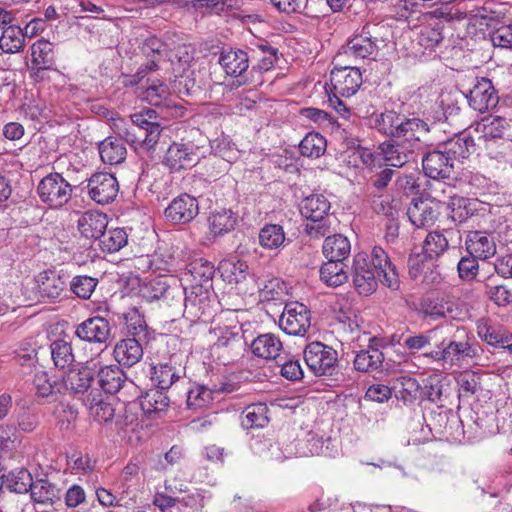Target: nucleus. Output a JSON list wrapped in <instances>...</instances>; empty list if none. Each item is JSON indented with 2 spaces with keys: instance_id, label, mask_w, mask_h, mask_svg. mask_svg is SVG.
I'll list each match as a JSON object with an SVG mask.
<instances>
[{
  "instance_id": "obj_1",
  "label": "nucleus",
  "mask_w": 512,
  "mask_h": 512,
  "mask_svg": "<svg viewBox=\"0 0 512 512\" xmlns=\"http://www.w3.org/2000/svg\"><path fill=\"white\" fill-rule=\"evenodd\" d=\"M444 330L448 331V334L440 335L441 341L436 344V349L425 353V357L449 368H460L479 357L480 347L473 342L474 337L465 327L456 326L454 329L450 326L444 327Z\"/></svg>"
},
{
  "instance_id": "obj_55",
  "label": "nucleus",
  "mask_w": 512,
  "mask_h": 512,
  "mask_svg": "<svg viewBox=\"0 0 512 512\" xmlns=\"http://www.w3.org/2000/svg\"><path fill=\"white\" fill-rule=\"evenodd\" d=\"M99 240L102 251L114 253L127 244L128 236L123 229L115 228L105 231Z\"/></svg>"
},
{
  "instance_id": "obj_58",
  "label": "nucleus",
  "mask_w": 512,
  "mask_h": 512,
  "mask_svg": "<svg viewBox=\"0 0 512 512\" xmlns=\"http://www.w3.org/2000/svg\"><path fill=\"white\" fill-rule=\"evenodd\" d=\"M210 146L215 156L220 157L228 163L236 161L239 157V150L228 136H221L214 139L211 141Z\"/></svg>"
},
{
  "instance_id": "obj_63",
  "label": "nucleus",
  "mask_w": 512,
  "mask_h": 512,
  "mask_svg": "<svg viewBox=\"0 0 512 512\" xmlns=\"http://www.w3.org/2000/svg\"><path fill=\"white\" fill-rule=\"evenodd\" d=\"M277 364L280 366V373L285 379L293 382L303 379L304 371L298 359L280 357Z\"/></svg>"
},
{
  "instance_id": "obj_3",
  "label": "nucleus",
  "mask_w": 512,
  "mask_h": 512,
  "mask_svg": "<svg viewBox=\"0 0 512 512\" xmlns=\"http://www.w3.org/2000/svg\"><path fill=\"white\" fill-rule=\"evenodd\" d=\"M330 202L323 194L314 193L305 197L300 204V212L309 222L305 232L313 238H320L330 232Z\"/></svg>"
},
{
  "instance_id": "obj_40",
  "label": "nucleus",
  "mask_w": 512,
  "mask_h": 512,
  "mask_svg": "<svg viewBox=\"0 0 512 512\" xmlns=\"http://www.w3.org/2000/svg\"><path fill=\"white\" fill-rule=\"evenodd\" d=\"M384 360L383 353L372 346L360 350L354 357V368L359 372H372L382 366Z\"/></svg>"
},
{
  "instance_id": "obj_10",
  "label": "nucleus",
  "mask_w": 512,
  "mask_h": 512,
  "mask_svg": "<svg viewBox=\"0 0 512 512\" xmlns=\"http://www.w3.org/2000/svg\"><path fill=\"white\" fill-rule=\"evenodd\" d=\"M462 235L459 229L449 228L429 232L423 241L422 251L430 261L437 260L450 247L460 245Z\"/></svg>"
},
{
  "instance_id": "obj_44",
  "label": "nucleus",
  "mask_w": 512,
  "mask_h": 512,
  "mask_svg": "<svg viewBox=\"0 0 512 512\" xmlns=\"http://www.w3.org/2000/svg\"><path fill=\"white\" fill-rule=\"evenodd\" d=\"M393 391L397 399L404 403H412L418 398L420 385L415 378L400 376L394 380Z\"/></svg>"
},
{
  "instance_id": "obj_48",
  "label": "nucleus",
  "mask_w": 512,
  "mask_h": 512,
  "mask_svg": "<svg viewBox=\"0 0 512 512\" xmlns=\"http://www.w3.org/2000/svg\"><path fill=\"white\" fill-rule=\"evenodd\" d=\"M421 310L426 317L437 320L445 317H453V304L443 298H427L421 303Z\"/></svg>"
},
{
  "instance_id": "obj_22",
  "label": "nucleus",
  "mask_w": 512,
  "mask_h": 512,
  "mask_svg": "<svg viewBox=\"0 0 512 512\" xmlns=\"http://www.w3.org/2000/svg\"><path fill=\"white\" fill-rule=\"evenodd\" d=\"M200 157L199 153L194 151L193 145L173 143L167 149L164 163L171 170L178 171L196 165Z\"/></svg>"
},
{
  "instance_id": "obj_32",
  "label": "nucleus",
  "mask_w": 512,
  "mask_h": 512,
  "mask_svg": "<svg viewBox=\"0 0 512 512\" xmlns=\"http://www.w3.org/2000/svg\"><path fill=\"white\" fill-rule=\"evenodd\" d=\"M379 149L384 160L392 167H402L413 157V149L406 141L402 143L386 141L379 146Z\"/></svg>"
},
{
  "instance_id": "obj_53",
  "label": "nucleus",
  "mask_w": 512,
  "mask_h": 512,
  "mask_svg": "<svg viewBox=\"0 0 512 512\" xmlns=\"http://www.w3.org/2000/svg\"><path fill=\"white\" fill-rule=\"evenodd\" d=\"M284 241L283 227L278 224H266L259 232V243L265 249H277Z\"/></svg>"
},
{
  "instance_id": "obj_50",
  "label": "nucleus",
  "mask_w": 512,
  "mask_h": 512,
  "mask_svg": "<svg viewBox=\"0 0 512 512\" xmlns=\"http://www.w3.org/2000/svg\"><path fill=\"white\" fill-rule=\"evenodd\" d=\"M268 408L263 403L252 404L242 412L241 424L246 429L262 428L268 423Z\"/></svg>"
},
{
  "instance_id": "obj_21",
  "label": "nucleus",
  "mask_w": 512,
  "mask_h": 512,
  "mask_svg": "<svg viewBox=\"0 0 512 512\" xmlns=\"http://www.w3.org/2000/svg\"><path fill=\"white\" fill-rule=\"evenodd\" d=\"M185 270L195 282L191 288V294H195L196 298L202 294L203 289L207 292L215 274L214 265L204 258L196 257L185 265Z\"/></svg>"
},
{
  "instance_id": "obj_38",
  "label": "nucleus",
  "mask_w": 512,
  "mask_h": 512,
  "mask_svg": "<svg viewBox=\"0 0 512 512\" xmlns=\"http://www.w3.org/2000/svg\"><path fill=\"white\" fill-rule=\"evenodd\" d=\"M323 255L327 260L344 261L351 253V244L346 236H327L323 243Z\"/></svg>"
},
{
  "instance_id": "obj_62",
  "label": "nucleus",
  "mask_w": 512,
  "mask_h": 512,
  "mask_svg": "<svg viewBox=\"0 0 512 512\" xmlns=\"http://www.w3.org/2000/svg\"><path fill=\"white\" fill-rule=\"evenodd\" d=\"M89 411L95 421L107 423L114 418L116 408L110 402L93 398L89 406Z\"/></svg>"
},
{
  "instance_id": "obj_46",
  "label": "nucleus",
  "mask_w": 512,
  "mask_h": 512,
  "mask_svg": "<svg viewBox=\"0 0 512 512\" xmlns=\"http://www.w3.org/2000/svg\"><path fill=\"white\" fill-rule=\"evenodd\" d=\"M221 276L229 283H241L249 275V267L241 260L228 259L220 263Z\"/></svg>"
},
{
  "instance_id": "obj_11",
  "label": "nucleus",
  "mask_w": 512,
  "mask_h": 512,
  "mask_svg": "<svg viewBox=\"0 0 512 512\" xmlns=\"http://www.w3.org/2000/svg\"><path fill=\"white\" fill-rule=\"evenodd\" d=\"M439 201L429 198H413L407 208V216L416 228H428L434 225L440 215Z\"/></svg>"
},
{
  "instance_id": "obj_15",
  "label": "nucleus",
  "mask_w": 512,
  "mask_h": 512,
  "mask_svg": "<svg viewBox=\"0 0 512 512\" xmlns=\"http://www.w3.org/2000/svg\"><path fill=\"white\" fill-rule=\"evenodd\" d=\"M476 130L482 133L487 147L492 148L502 140H512V119L500 116L485 117L478 123Z\"/></svg>"
},
{
  "instance_id": "obj_56",
  "label": "nucleus",
  "mask_w": 512,
  "mask_h": 512,
  "mask_svg": "<svg viewBox=\"0 0 512 512\" xmlns=\"http://www.w3.org/2000/svg\"><path fill=\"white\" fill-rule=\"evenodd\" d=\"M70 290L78 298L87 300L90 299L96 286L98 285V279L88 275H77L71 280L69 279Z\"/></svg>"
},
{
  "instance_id": "obj_52",
  "label": "nucleus",
  "mask_w": 512,
  "mask_h": 512,
  "mask_svg": "<svg viewBox=\"0 0 512 512\" xmlns=\"http://www.w3.org/2000/svg\"><path fill=\"white\" fill-rule=\"evenodd\" d=\"M124 321L126 329L131 338H136L141 341L147 340V324L144 316L140 314L139 310L133 308L124 314Z\"/></svg>"
},
{
  "instance_id": "obj_30",
  "label": "nucleus",
  "mask_w": 512,
  "mask_h": 512,
  "mask_svg": "<svg viewBox=\"0 0 512 512\" xmlns=\"http://www.w3.org/2000/svg\"><path fill=\"white\" fill-rule=\"evenodd\" d=\"M474 147V140L471 136L459 134L447 140L439 148L457 165L462 159H466L470 156L474 151Z\"/></svg>"
},
{
  "instance_id": "obj_25",
  "label": "nucleus",
  "mask_w": 512,
  "mask_h": 512,
  "mask_svg": "<svg viewBox=\"0 0 512 512\" xmlns=\"http://www.w3.org/2000/svg\"><path fill=\"white\" fill-rule=\"evenodd\" d=\"M130 119L135 124L136 145L146 151L154 150L162 132L161 125L146 122L142 116H130Z\"/></svg>"
},
{
  "instance_id": "obj_27",
  "label": "nucleus",
  "mask_w": 512,
  "mask_h": 512,
  "mask_svg": "<svg viewBox=\"0 0 512 512\" xmlns=\"http://www.w3.org/2000/svg\"><path fill=\"white\" fill-rule=\"evenodd\" d=\"M476 331L479 338L487 344L506 349L512 354V334L502 332L500 328L485 319H479L476 322Z\"/></svg>"
},
{
  "instance_id": "obj_5",
  "label": "nucleus",
  "mask_w": 512,
  "mask_h": 512,
  "mask_svg": "<svg viewBox=\"0 0 512 512\" xmlns=\"http://www.w3.org/2000/svg\"><path fill=\"white\" fill-rule=\"evenodd\" d=\"M378 26L366 23L357 29L343 47V54L355 59H375L379 51Z\"/></svg>"
},
{
  "instance_id": "obj_24",
  "label": "nucleus",
  "mask_w": 512,
  "mask_h": 512,
  "mask_svg": "<svg viewBox=\"0 0 512 512\" xmlns=\"http://www.w3.org/2000/svg\"><path fill=\"white\" fill-rule=\"evenodd\" d=\"M465 246L468 254H471L480 260H486L496 254L495 239L491 234L483 231H469Z\"/></svg>"
},
{
  "instance_id": "obj_20",
  "label": "nucleus",
  "mask_w": 512,
  "mask_h": 512,
  "mask_svg": "<svg viewBox=\"0 0 512 512\" xmlns=\"http://www.w3.org/2000/svg\"><path fill=\"white\" fill-rule=\"evenodd\" d=\"M199 212L198 201L186 193L179 195L165 209V216L175 224L192 221Z\"/></svg>"
},
{
  "instance_id": "obj_54",
  "label": "nucleus",
  "mask_w": 512,
  "mask_h": 512,
  "mask_svg": "<svg viewBox=\"0 0 512 512\" xmlns=\"http://www.w3.org/2000/svg\"><path fill=\"white\" fill-rule=\"evenodd\" d=\"M140 49L147 61H155L157 65L158 62L168 56V45L156 36L146 38Z\"/></svg>"
},
{
  "instance_id": "obj_51",
  "label": "nucleus",
  "mask_w": 512,
  "mask_h": 512,
  "mask_svg": "<svg viewBox=\"0 0 512 512\" xmlns=\"http://www.w3.org/2000/svg\"><path fill=\"white\" fill-rule=\"evenodd\" d=\"M326 147V139L317 132L308 133L299 144L301 155L309 158H319L325 153Z\"/></svg>"
},
{
  "instance_id": "obj_17",
  "label": "nucleus",
  "mask_w": 512,
  "mask_h": 512,
  "mask_svg": "<svg viewBox=\"0 0 512 512\" xmlns=\"http://www.w3.org/2000/svg\"><path fill=\"white\" fill-rule=\"evenodd\" d=\"M70 275L67 271L46 270L37 277L40 296L46 301H55L65 291Z\"/></svg>"
},
{
  "instance_id": "obj_19",
  "label": "nucleus",
  "mask_w": 512,
  "mask_h": 512,
  "mask_svg": "<svg viewBox=\"0 0 512 512\" xmlns=\"http://www.w3.org/2000/svg\"><path fill=\"white\" fill-rule=\"evenodd\" d=\"M218 63L227 76L245 79L250 66V56L247 51L242 49H223Z\"/></svg>"
},
{
  "instance_id": "obj_36",
  "label": "nucleus",
  "mask_w": 512,
  "mask_h": 512,
  "mask_svg": "<svg viewBox=\"0 0 512 512\" xmlns=\"http://www.w3.org/2000/svg\"><path fill=\"white\" fill-rule=\"evenodd\" d=\"M33 483L31 473L25 468L13 470L7 475L0 477L1 488L5 487L9 491L19 494L30 492L33 488Z\"/></svg>"
},
{
  "instance_id": "obj_33",
  "label": "nucleus",
  "mask_w": 512,
  "mask_h": 512,
  "mask_svg": "<svg viewBox=\"0 0 512 512\" xmlns=\"http://www.w3.org/2000/svg\"><path fill=\"white\" fill-rule=\"evenodd\" d=\"M281 349L282 342L272 333L261 334L251 343L252 353L263 359L278 360Z\"/></svg>"
},
{
  "instance_id": "obj_37",
  "label": "nucleus",
  "mask_w": 512,
  "mask_h": 512,
  "mask_svg": "<svg viewBox=\"0 0 512 512\" xmlns=\"http://www.w3.org/2000/svg\"><path fill=\"white\" fill-rule=\"evenodd\" d=\"M99 154L103 163L117 165L124 162L127 150L121 139L107 137L99 143Z\"/></svg>"
},
{
  "instance_id": "obj_23",
  "label": "nucleus",
  "mask_w": 512,
  "mask_h": 512,
  "mask_svg": "<svg viewBox=\"0 0 512 512\" xmlns=\"http://www.w3.org/2000/svg\"><path fill=\"white\" fill-rule=\"evenodd\" d=\"M449 210L448 217L455 223H464L469 218L478 215L480 211L485 210L484 204L478 199L467 198L454 195L449 198L447 203Z\"/></svg>"
},
{
  "instance_id": "obj_41",
  "label": "nucleus",
  "mask_w": 512,
  "mask_h": 512,
  "mask_svg": "<svg viewBox=\"0 0 512 512\" xmlns=\"http://www.w3.org/2000/svg\"><path fill=\"white\" fill-rule=\"evenodd\" d=\"M144 99L155 107H169L170 93L167 85L158 79H147Z\"/></svg>"
},
{
  "instance_id": "obj_12",
  "label": "nucleus",
  "mask_w": 512,
  "mask_h": 512,
  "mask_svg": "<svg viewBox=\"0 0 512 512\" xmlns=\"http://www.w3.org/2000/svg\"><path fill=\"white\" fill-rule=\"evenodd\" d=\"M466 97L469 106L479 113L495 108L499 100L491 80L485 77L476 78L475 84Z\"/></svg>"
},
{
  "instance_id": "obj_64",
  "label": "nucleus",
  "mask_w": 512,
  "mask_h": 512,
  "mask_svg": "<svg viewBox=\"0 0 512 512\" xmlns=\"http://www.w3.org/2000/svg\"><path fill=\"white\" fill-rule=\"evenodd\" d=\"M170 283L167 278L158 277L149 281L143 291V296L150 302L164 300Z\"/></svg>"
},
{
  "instance_id": "obj_34",
  "label": "nucleus",
  "mask_w": 512,
  "mask_h": 512,
  "mask_svg": "<svg viewBox=\"0 0 512 512\" xmlns=\"http://www.w3.org/2000/svg\"><path fill=\"white\" fill-rule=\"evenodd\" d=\"M320 280L329 287H339L349 279L348 266L344 261L328 260L319 270Z\"/></svg>"
},
{
  "instance_id": "obj_18",
  "label": "nucleus",
  "mask_w": 512,
  "mask_h": 512,
  "mask_svg": "<svg viewBox=\"0 0 512 512\" xmlns=\"http://www.w3.org/2000/svg\"><path fill=\"white\" fill-rule=\"evenodd\" d=\"M369 260L374 270L377 271L379 281L391 290H398L400 287L399 275L387 253L381 247L375 246Z\"/></svg>"
},
{
  "instance_id": "obj_28",
  "label": "nucleus",
  "mask_w": 512,
  "mask_h": 512,
  "mask_svg": "<svg viewBox=\"0 0 512 512\" xmlns=\"http://www.w3.org/2000/svg\"><path fill=\"white\" fill-rule=\"evenodd\" d=\"M95 374L88 367L69 370L62 378V387L73 395L84 394L91 387Z\"/></svg>"
},
{
  "instance_id": "obj_43",
  "label": "nucleus",
  "mask_w": 512,
  "mask_h": 512,
  "mask_svg": "<svg viewBox=\"0 0 512 512\" xmlns=\"http://www.w3.org/2000/svg\"><path fill=\"white\" fill-rule=\"evenodd\" d=\"M160 388L150 389L140 397V406L147 415L162 412L169 405V398Z\"/></svg>"
},
{
  "instance_id": "obj_31",
  "label": "nucleus",
  "mask_w": 512,
  "mask_h": 512,
  "mask_svg": "<svg viewBox=\"0 0 512 512\" xmlns=\"http://www.w3.org/2000/svg\"><path fill=\"white\" fill-rule=\"evenodd\" d=\"M108 220L105 214L87 211L78 220V229L87 239H100L106 231Z\"/></svg>"
},
{
  "instance_id": "obj_45",
  "label": "nucleus",
  "mask_w": 512,
  "mask_h": 512,
  "mask_svg": "<svg viewBox=\"0 0 512 512\" xmlns=\"http://www.w3.org/2000/svg\"><path fill=\"white\" fill-rule=\"evenodd\" d=\"M32 64L38 67V71L49 69L54 63L52 43L41 39L31 47Z\"/></svg>"
},
{
  "instance_id": "obj_8",
  "label": "nucleus",
  "mask_w": 512,
  "mask_h": 512,
  "mask_svg": "<svg viewBox=\"0 0 512 512\" xmlns=\"http://www.w3.org/2000/svg\"><path fill=\"white\" fill-rule=\"evenodd\" d=\"M377 271L370 264L369 255L359 252L353 257L352 283L355 290L363 296L373 294L378 286Z\"/></svg>"
},
{
  "instance_id": "obj_47",
  "label": "nucleus",
  "mask_w": 512,
  "mask_h": 512,
  "mask_svg": "<svg viewBox=\"0 0 512 512\" xmlns=\"http://www.w3.org/2000/svg\"><path fill=\"white\" fill-rule=\"evenodd\" d=\"M25 46V37L22 28L17 25H10L4 29L0 37V48L5 53L20 52Z\"/></svg>"
},
{
  "instance_id": "obj_57",
  "label": "nucleus",
  "mask_w": 512,
  "mask_h": 512,
  "mask_svg": "<svg viewBox=\"0 0 512 512\" xmlns=\"http://www.w3.org/2000/svg\"><path fill=\"white\" fill-rule=\"evenodd\" d=\"M448 331L444 327H435L426 333L413 335L405 338L404 346L409 350H420L425 348L431 342L439 339L440 335H446Z\"/></svg>"
},
{
  "instance_id": "obj_26",
  "label": "nucleus",
  "mask_w": 512,
  "mask_h": 512,
  "mask_svg": "<svg viewBox=\"0 0 512 512\" xmlns=\"http://www.w3.org/2000/svg\"><path fill=\"white\" fill-rule=\"evenodd\" d=\"M142 342L136 338H125L116 343L113 351L120 366L132 367L143 357Z\"/></svg>"
},
{
  "instance_id": "obj_9",
  "label": "nucleus",
  "mask_w": 512,
  "mask_h": 512,
  "mask_svg": "<svg viewBox=\"0 0 512 512\" xmlns=\"http://www.w3.org/2000/svg\"><path fill=\"white\" fill-rule=\"evenodd\" d=\"M310 325V311L304 304L291 302L285 305L279 319V326L285 333L293 336H303Z\"/></svg>"
},
{
  "instance_id": "obj_35",
  "label": "nucleus",
  "mask_w": 512,
  "mask_h": 512,
  "mask_svg": "<svg viewBox=\"0 0 512 512\" xmlns=\"http://www.w3.org/2000/svg\"><path fill=\"white\" fill-rule=\"evenodd\" d=\"M183 369L170 362L159 363L151 367V380L156 387L167 390L182 378Z\"/></svg>"
},
{
  "instance_id": "obj_61",
  "label": "nucleus",
  "mask_w": 512,
  "mask_h": 512,
  "mask_svg": "<svg viewBox=\"0 0 512 512\" xmlns=\"http://www.w3.org/2000/svg\"><path fill=\"white\" fill-rule=\"evenodd\" d=\"M33 383L36 394L42 398H48L60 391V385L56 381H51L48 373L43 370L35 373Z\"/></svg>"
},
{
  "instance_id": "obj_7",
  "label": "nucleus",
  "mask_w": 512,
  "mask_h": 512,
  "mask_svg": "<svg viewBox=\"0 0 512 512\" xmlns=\"http://www.w3.org/2000/svg\"><path fill=\"white\" fill-rule=\"evenodd\" d=\"M38 195L43 203L52 208H59L66 204L72 194V186L59 173H50L38 184Z\"/></svg>"
},
{
  "instance_id": "obj_16",
  "label": "nucleus",
  "mask_w": 512,
  "mask_h": 512,
  "mask_svg": "<svg viewBox=\"0 0 512 512\" xmlns=\"http://www.w3.org/2000/svg\"><path fill=\"white\" fill-rule=\"evenodd\" d=\"M422 167L425 175L431 179L455 178L456 165L440 148L430 151L423 156Z\"/></svg>"
},
{
  "instance_id": "obj_13",
  "label": "nucleus",
  "mask_w": 512,
  "mask_h": 512,
  "mask_svg": "<svg viewBox=\"0 0 512 512\" xmlns=\"http://www.w3.org/2000/svg\"><path fill=\"white\" fill-rule=\"evenodd\" d=\"M74 334L81 341L106 345L111 336V326L104 317L93 316L78 324Z\"/></svg>"
},
{
  "instance_id": "obj_29",
  "label": "nucleus",
  "mask_w": 512,
  "mask_h": 512,
  "mask_svg": "<svg viewBox=\"0 0 512 512\" xmlns=\"http://www.w3.org/2000/svg\"><path fill=\"white\" fill-rule=\"evenodd\" d=\"M127 382L128 378L119 365L104 366L97 372V383L105 393L115 394L119 392Z\"/></svg>"
},
{
  "instance_id": "obj_49",
  "label": "nucleus",
  "mask_w": 512,
  "mask_h": 512,
  "mask_svg": "<svg viewBox=\"0 0 512 512\" xmlns=\"http://www.w3.org/2000/svg\"><path fill=\"white\" fill-rule=\"evenodd\" d=\"M51 357L57 368L64 369L75 361L72 345L64 339H56L50 344Z\"/></svg>"
},
{
  "instance_id": "obj_39",
  "label": "nucleus",
  "mask_w": 512,
  "mask_h": 512,
  "mask_svg": "<svg viewBox=\"0 0 512 512\" xmlns=\"http://www.w3.org/2000/svg\"><path fill=\"white\" fill-rule=\"evenodd\" d=\"M30 496L33 502L45 505H53L61 499L60 490L46 479L34 481Z\"/></svg>"
},
{
  "instance_id": "obj_2",
  "label": "nucleus",
  "mask_w": 512,
  "mask_h": 512,
  "mask_svg": "<svg viewBox=\"0 0 512 512\" xmlns=\"http://www.w3.org/2000/svg\"><path fill=\"white\" fill-rule=\"evenodd\" d=\"M374 127L386 136L403 138L410 147L420 142L430 131V125L425 120L416 116L407 117L393 110L376 115Z\"/></svg>"
},
{
  "instance_id": "obj_14",
  "label": "nucleus",
  "mask_w": 512,
  "mask_h": 512,
  "mask_svg": "<svg viewBox=\"0 0 512 512\" xmlns=\"http://www.w3.org/2000/svg\"><path fill=\"white\" fill-rule=\"evenodd\" d=\"M90 198L98 204H108L112 202L119 191L117 179L109 173L93 174L87 184Z\"/></svg>"
},
{
  "instance_id": "obj_4",
  "label": "nucleus",
  "mask_w": 512,
  "mask_h": 512,
  "mask_svg": "<svg viewBox=\"0 0 512 512\" xmlns=\"http://www.w3.org/2000/svg\"><path fill=\"white\" fill-rule=\"evenodd\" d=\"M362 84V74L357 67L345 66L335 67L330 73V86L332 95L328 93L329 103L340 114L348 112L346 105L340 100V97H350L354 95Z\"/></svg>"
},
{
  "instance_id": "obj_60",
  "label": "nucleus",
  "mask_w": 512,
  "mask_h": 512,
  "mask_svg": "<svg viewBox=\"0 0 512 512\" xmlns=\"http://www.w3.org/2000/svg\"><path fill=\"white\" fill-rule=\"evenodd\" d=\"M259 297L261 301H272L281 298L284 292L283 283L278 278L259 280Z\"/></svg>"
},
{
  "instance_id": "obj_42",
  "label": "nucleus",
  "mask_w": 512,
  "mask_h": 512,
  "mask_svg": "<svg viewBox=\"0 0 512 512\" xmlns=\"http://www.w3.org/2000/svg\"><path fill=\"white\" fill-rule=\"evenodd\" d=\"M208 221L214 235H223L235 228L237 216L232 210L223 208L212 212Z\"/></svg>"
},
{
  "instance_id": "obj_59",
  "label": "nucleus",
  "mask_w": 512,
  "mask_h": 512,
  "mask_svg": "<svg viewBox=\"0 0 512 512\" xmlns=\"http://www.w3.org/2000/svg\"><path fill=\"white\" fill-rule=\"evenodd\" d=\"M213 394V391L204 385H194L187 391V406L190 409L205 407L213 401Z\"/></svg>"
},
{
  "instance_id": "obj_6",
  "label": "nucleus",
  "mask_w": 512,
  "mask_h": 512,
  "mask_svg": "<svg viewBox=\"0 0 512 512\" xmlns=\"http://www.w3.org/2000/svg\"><path fill=\"white\" fill-rule=\"evenodd\" d=\"M303 356L307 367L315 376L332 375L338 361L337 351L322 342L306 345Z\"/></svg>"
}]
</instances>
